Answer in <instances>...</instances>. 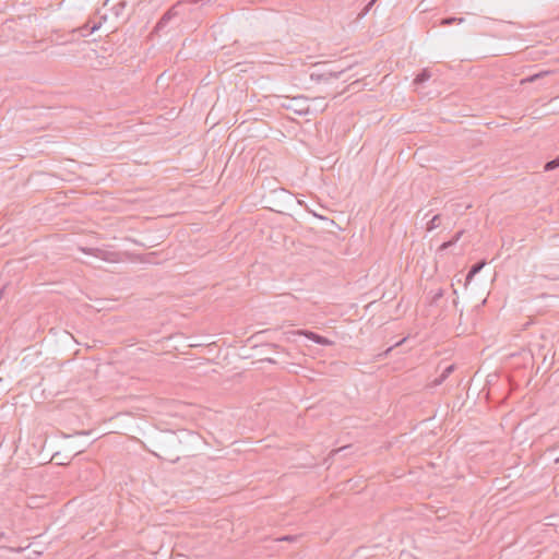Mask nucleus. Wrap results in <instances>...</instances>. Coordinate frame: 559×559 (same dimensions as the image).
I'll return each instance as SVG.
<instances>
[{
  "mask_svg": "<svg viewBox=\"0 0 559 559\" xmlns=\"http://www.w3.org/2000/svg\"><path fill=\"white\" fill-rule=\"evenodd\" d=\"M431 74L428 70L424 69L420 73L416 75L414 79V84H423L424 82L428 81L430 79Z\"/></svg>",
  "mask_w": 559,
  "mask_h": 559,
  "instance_id": "9b49d317",
  "label": "nucleus"
},
{
  "mask_svg": "<svg viewBox=\"0 0 559 559\" xmlns=\"http://www.w3.org/2000/svg\"><path fill=\"white\" fill-rule=\"evenodd\" d=\"M178 4L173 5L167 12L163 14V16L157 22L156 26L154 27V33H160L163 32L169 22L178 16Z\"/></svg>",
  "mask_w": 559,
  "mask_h": 559,
  "instance_id": "7ed1b4c3",
  "label": "nucleus"
},
{
  "mask_svg": "<svg viewBox=\"0 0 559 559\" xmlns=\"http://www.w3.org/2000/svg\"><path fill=\"white\" fill-rule=\"evenodd\" d=\"M442 296H443V289L439 288V289L435 293V295H433V297H432V301H437V300H438V299H440Z\"/></svg>",
  "mask_w": 559,
  "mask_h": 559,
  "instance_id": "dca6fc26",
  "label": "nucleus"
},
{
  "mask_svg": "<svg viewBox=\"0 0 559 559\" xmlns=\"http://www.w3.org/2000/svg\"><path fill=\"white\" fill-rule=\"evenodd\" d=\"M450 247H452V242L449 241H445L443 242L440 247H439V251H444L447 249H449Z\"/></svg>",
  "mask_w": 559,
  "mask_h": 559,
  "instance_id": "f3484780",
  "label": "nucleus"
},
{
  "mask_svg": "<svg viewBox=\"0 0 559 559\" xmlns=\"http://www.w3.org/2000/svg\"><path fill=\"white\" fill-rule=\"evenodd\" d=\"M281 107L298 116H308L311 114L309 99L305 96L285 98L283 103H281Z\"/></svg>",
  "mask_w": 559,
  "mask_h": 559,
  "instance_id": "f257e3e1",
  "label": "nucleus"
},
{
  "mask_svg": "<svg viewBox=\"0 0 559 559\" xmlns=\"http://www.w3.org/2000/svg\"><path fill=\"white\" fill-rule=\"evenodd\" d=\"M104 7L108 8L115 19H121L124 15L127 2L124 0H106Z\"/></svg>",
  "mask_w": 559,
  "mask_h": 559,
  "instance_id": "20e7f679",
  "label": "nucleus"
},
{
  "mask_svg": "<svg viewBox=\"0 0 559 559\" xmlns=\"http://www.w3.org/2000/svg\"><path fill=\"white\" fill-rule=\"evenodd\" d=\"M463 233V230H460L453 236V238L450 240V242H452V246L455 245L461 239Z\"/></svg>",
  "mask_w": 559,
  "mask_h": 559,
  "instance_id": "2eb2a0df",
  "label": "nucleus"
},
{
  "mask_svg": "<svg viewBox=\"0 0 559 559\" xmlns=\"http://www.w3.org/2000/svg\"><path fill=\"white\" fill-rule=\"evenodd\" d=\"M179 441H178V438L177 436L174 433V432H169V433H166L165 436H163V439H162V443L159 445V453H154L156 456L165 460V461H168V462H171V463H175L179 460V455L178 454H175V453H170L166 447L167 445H175L177 444Z\"/></svg>",
  "mask_w": 559,
  "mask_h": 559,
  "instance_id": "f03ea898",
  "label": "nucleus"
},
{
  "mask_svg": "<svg viewBox=\"0 0 559 559\" xmlns=\"http://www.w3.org/2000/svg\"><path fill=\"white\" fill-rule=\"evenodd\" d=\"M1 537H3V534H2V533H0V538H1Z\"/></svg>",
  "mask_w": 559,
  "mask_h": 559,
  "instance_id": "412c9836",
  "label": "nucleus"
},
{
  "mask_svg": "<svg viewBox=\"0 0 559 559\" xmlns=\"http://www.w3.org/2000/svg\"><path fill=\"white\" fill-rule=\"evenodd\" d=\"M342 73H343V71H342V70H341V71H337V72H332V71H331V72H326V73L318 74V75H317V74H314V73H312V74H311V79H314V78H316V80H318V81H319V80H329L330 78H338V76H340V74H342Z\"/></svg>",
  "mask_w": 559,
  "mask_h": 559,
  "instance_id": "9d476101",
  "label": "nucleus"
},
{
  "mask_svg": "<svg viewBox=\"0 0 559 559\" xmlns=\"http://www.w3.org/2000/svg\"><path fill=\"white\" fill-rule=\"evenodd\" d=\"M106 20H107V14L104 13L99 16L98 22L88 21L87 23L84 24V26L82 28H83V31H87L88 34H93L94 32H96L97 29L100 28L102 23L105 22Z\"/></svg>",
  "mask_w": 559,
  "mask_h": 559,
  "instance_id": "0eeeda50",
  "label": "nucleus"
},
{
  "mask_svg": "<svg viewBox=\"0 0 559 559\" xmlns=\"http://www.w3.org/2000/svg\"><path fill=\"white\" fill-rule=\"evenodd\" d=\"M295 539V536H292V535H286V536H283L282 538H278V540H288V542H292Z\"/></svg>",
  "mask_w": 559,
  "mask_h": 559,
  "instance_id": "6ab92c4d",
  "label": "nucleus"
},
{
  "mask_svg": "<svg viewBox=\"0 0 559 559\" xmlns=\"http://www.w3.org/2000/svg\"><path fill=\"white\" fill-rule=\"evenodd\" d=\"M555 463L559 464V456L555 459Z\"/></svg>",
  "mask_w": 559,
  "mask_h": 559,
  "instance_id": "aec40b11",
  "label": "nucleus"
},
{
  "mask_svg": "<svg viewBox=\"0 0 559 559\" xmlns=\"http://www.w3.org/2000/svg\"><path fill=\"white\" fill-rule=\"evenodd\" d=\"M440 225V215H435L427 224V230L428 231H431L433 229H436L437 227H439Z\"/></svg>",
  "mask_w": 559,
  "mask_h": 559,
  "instance_id": "f8f14e48",
  "label": "nucleus"
},
{
  "mask_svg": "<svg viewBox=\"0 0 559 559\" xmlns=\"http://www.w3.org/2000/svg\"><path fill=\"white\" fill-rule=\"evenodd\" d=\"M486 262L485 261H479L477 263H475L474 265H472V267L469 269L467 275H466V283H469L473 277L478 274L481 269L485 266Z\"/></svg>",
  "mask_w": 559,
  "mask_h": 559,
  "instance_id": "1a4fd4ad",
  "label": "nucleus"
},
{
  "mask_svg": "<svg viewBox=\"0 0 559 559\" xmlns=\"http://www.w3.org/2000/svg\"><path fill=\"white\" fill-rule=\"evenodd\" d=\"M454 368H455V367H454V365H450V366H448V367L442 371V373H441L438 378H436V379L432 381V383H431V384H432V386H438V385H440L441 383H443V382L448 379V377H449V376L454 371Z\"/></svg>",
  "mask_w": 559,
  "mask_h": 559,
  "instance_id": "6e6552de",
  "label": "nucleus"
},
{
  "mask_svg": "<svg viewBox=\"0 0 559 559\" xmlns=\"http://www.w3.org/2000/svg\"><path fill=\"white\" fill-rule=\"evenodd\" d=\"M83 251L87 254H92L98 259H102V260H105V261H109V262H115L116 259H115V255L116 253L115 252H109V251H105V250H102V249H98V248H88V249H83Z\"/></svg>",
  "mask_w": 559,
  "mask_h": 559,
  "instance_id": "423d86ee",
  "label": "nucleus"
},
{
  "mask_svg": "<svg viewBox=\"0 0 559 559\" xmlns=\"http://www.w3.org/2000/svg\"><path fill=\"white\" fill-rule=\"evenodd\" d=\"M456 21L461 23V22H463V19H462V17H461V19H456V17H445V19H443V20L441 21V25H444V26H447V25H452V24H453L454 22H456Z\"/></svg>",
  "mask_w": 559,
  "mask_h": 559,
  "instance_id": "4468645a",
  "label": "nucleus"
},
{
  "mask_svg": "<svg viewBox=\"0 0 559 559\" xmlns=\"http://www.w3.org/2000/svg\"><path fill=\"white\" fill-rule=\"evenodd\" d=\"M559 167V156H557L555 159L549 160L545 164L544 170L545 171H551Z\"/></svg>",
  "mask_w": 559,
  "mask_h": 559,
  "instance_id": "ddd939ff",
  "label": "nucleus"
},
{
  "mask_svg": "<svg viewBox=\"0 0 559 559\" xmlns=\"http://www.w3.org/2000/svg\"><path fill=\"white\" fill-rule=\"evenodd\" d=\"M376 2V0H371L364 9V11L361 12V15H365L368 13V11L370 10V8L373 5V3Z\"/></svg>",
  "mask_w": 559,
  "mask_h": 559,
  "instance_id": "a211bd4d",
  "label": "nucleus"
},
{
  "mask_svg": "<svg viewBox=\"0 0 559 559\" xmlns=\"http://www.w3.org/2000/svg\"><path fill=\"white\" fill-rule=\"evenodd\" d=\"M294 334H298V335H304L306 336L307 338L311 340L312 342L317 343V344H320V345H324V346H329V345H332L333 342L322 335H319L312 331H308V330H298V331H295Z\"/></svg>",
  "mask_w": 559,
  "mask_h": 559,
  "instance_id": "39448f33",
  "label": "nucleus"
}]
</instances>
